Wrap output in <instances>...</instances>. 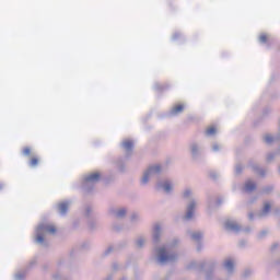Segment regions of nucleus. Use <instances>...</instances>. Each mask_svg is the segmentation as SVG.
Wrapping results in <instances>:
<instances>
[{
    "label": "nucleus",
    "instance_id": "obj_16",
    "mask_svg": "<svg viewBox=\"0 0 280 280\" xmlns=\"http://www.w3.org/2000/svg\"><path fill=\"white\" fill-rule=\"evenodd\" d=\"M269 212H270V203L267 202L262 208V214L266 215V213H269Z\"/></svg>",
    "mask_w": 280,
    "mask_h": 280
},
{
    "label": "nucleus",
    "instance_id": "obj_12",
    "mask_svg": "<svg viewBox=\"0 0 280 280\" xmlns=\"http://www.w3.org/2000/svg\"><path fill=\"white\" fill-rule=\"evenodd\" d=\"M218 130L215 129V127H208L206 130V133L208 135V137H211V135H215Z\"/></svg>",
    "mask_w": 280,
    "mask_h": 280
},
{
    "label": "nucleus",
    "instance_id": "obj_9",
    "mask_svg": "<svg viewBox=\"0 0 280 280\" xmlns=\"http://www.w3.org/2000/svg\"><path fill=\"white\" fill-rule=\"evenodd\" d=\"M183 110H185V106L184 105H175L172 109L173 115H178V113H183Z\"/></svg>",
    "mask_w": 280,
    "mask_h": 280
},
{
    "label": "nucleus",
    "instance_id": "obj_21",
    "mask_svg": "<svg viewBox=\"0 0 280 280\" xmlns=\"http://www.w3.org/2000/svg\"><path fill=\"white\" fill-rule=\"evenodd\" d=\"M124 215H126V210L121 209L117 212V218H124Z\"/></svg>",
    "mask_w": 280,
    "mask_h": 280
},
{
    "label": "nucleus",
    "instance_id": "obj_15",
    "mask_svg": "<svg viewBox=\"0 0 280 280\" xmlns=\"http://www.w3.org/2000/svg\"><path fill=\"white\" fill-rule=\"evenodd\" d=\"M224 266H225L226 270H233V266H234L233 260H231V259L226 260Z\"/></svg>",
    "mask_w": 280,
    "mask_h": 280
},
{
    "label": "nucleus",
    "instance_id": "obj_3",
    "mask_svg": "<svg viewBox=\"0 0 280 280\" xmlns=\"http://www.w3.org/2000/svg\"><path fill=\"white\" fill-rule=\"evenodd\" d=\"M43 231L45 233H50L51 235H54V233H56V226H54V225H39L37 228V232L43 233Z\"/></svg>",
    "mask_w": 280,
    "mask_h": 280
},
{
    "label": "nucleus",
    "instance_id": "obj_18",
    "mask_svg": "<svg viewBox=\"0 0 280 280\" xmlns=\"http://www.w3.org/2000/svg\"><path fill=\"white\" fill-rule=\"evenodd\" d=\"M161 232V228L159 226V225H155L154 226V233H155V236H154V238L155 240H159V233Z\"/></svg>",
    "mask_w": 280,
    "mask_h": 280
},
{
    "label": "nucleus",
    "instance_id": "obj_13",
    "mask_svg": "<svg viewBox=\"0 0 280 280\" xmlns=\"http://www.w3.org/2000/svg\"><path fill=\"white\" fill-rule=\"evenodd\" d=\"M22 152H23L24 156H30V155H32V148L24 147Z\"/></svg>",
    "mask_w": 280,
    "mask_h": 280
},
{
    "label": "nucleus",
    "instance_id": "obj_23",
    "mask_svg": "<svg viewBox=\"0 0 280 280\" xmlns=\"http://www.w3.org/2000/svg\"><path fill=\"white\" fill-rule=\"evenodd\" d=\"M137 244L138 246H143V240H138Z\"/></svg>",
    "mask_w": 280,
    "mask_h": 280
},
{
    "label": "nucleus",
    "instance_id": "obj_5",
    "mask_svg": "<svg viewBox=\"0 0 280 280\" xmlns=\"http://www.w3.org/2000/svg\"><path fill=\"white\" fill-rule=\"evenodd\" d=\"M100 178H101L100 173H92L85 178V180L86 183H97Z\"/></svg>",
    "mask_w": 280,
    "mask_h": 280
},
{
    "label": "nucleus",
    "instance_id": "obj_6",
    "mask_svg": "<svg viewBox=\"0 0 280 280\" xmlns=\"http://www.w3.org/2000/svg\"><path fill=\"white\" fill-rule=\"evenodd\" d=\"M225 226L229 231H237L240 229V225L234 221H226Z\"/></svg>",
    "mask_w": 280,
    "mask_h": 280
},
{
    "label": "nucleus",
    "instance_id": "obj_19",
    "mask_svg": "<svg viewBox=\"0 0 280 280\" xmlns=\"http://www.w3.org/2000/svg\"><path fill=\"white\" fill-rule=\"evenodd\" d=\"M259 40H260V43H267L268 42V35H266V34L260 35Z\"/></svg>",
    "mask_w": 280,
    "mask_h": 280
},
{
    "label": "nucleus",
    "instance_id": "obj_10",
    "mask_svg": "<svg viewBox=\"0 0 280 280\" xmlns=\"http://www.w3.org/2000/svg\"><path fill=\"white\" fill-rule=\"evenodd\" d=\"M38 163H40V158L38 156H32L30 160L31 167H37Z\"/></svg>",
    "mask_w": 280,
    "mask_h": 280
},
{
    "label": "nucleus",
    "instance_id": "obj_4",
    "mask_svg": "<svg viewBox=\"0 0 280 280\" xmlns=\"http://www.w3.org/2000/svg\"><path fill=\"white\" fill-rule=\"evenodd\" d=\"M196 209V203L191 202L188 206L187 213H186V220H191L194 218V210Z\"/></svg>",
    "mask_w": 280,
    "mask_h": 280
},
{
    "label": "nucleus",
    "instance_id": "obj_14",
    "mask_svg": "<svg viewBox=\"0 0 280 280\" xmlns=\"http://www.w3.org/2000/svg\"><path fill=\"white\" fill-rule=\"evenodd\" d=\"M164 191H172V184H170V182H165L163 185H162Z\"/></svg>",
    "mask_w": 280,
    "mask_h": 280
},
{
    "label": "nucleus",
    "instance_id": "obj_2",
    "mask_svg": "<svg viewBox=\"0 0 280 280\" xmlns=\"http://www.w3.org/2000/svg\"><path fill=\"white\" fill-rule=\"evenodd\" d=\"M159 172H161V166H159V165L149 167V170L144 173L142 183H144V184L148 183V180L150 179V175L159 174Z\"/></svg>",
    "mask_w": 280,
    "mask_h": 280
},
{
    "label": "nucleus",
    "instance_id": "obj_8",
    "mask_svg": "<svg viewBox=\"0 0 280 280\" xmlns=\"http://www.w3.org/2000/svg\"><path fill=\"white\" fill-rule=\"evenodd\" d=\"M245 189L247 191H255V189H257V185L254 182L248 180L245 184Z\"/></svg>",
    "mask_w": 280,
    "mask_h": 280
},
{
    "label": "nucleus",
    "instance_id": "obj_20",
    "mask_svg": "<svg viewBox=\"0 0 280 280\" xmlns=\"http://www.w3.org/2000/svg\"><path fill=\"white\" fill-rule=\"evenodd\" d=\"M265 141H266V143H272V141H273L272 136H270V135L265 136Z\"/></svg>",
    "mask_w": 280,
    "mask_h": 280
},
{
    "label": "nucleus",
    "instance_id": "obj_17",
    "mask_svg": "<svg viewBox=\"0 0 280 280\" xmlns=\"http://www.w3.org/2000/svg\"><path fill=\"white\" fill-rule=\"evenodd\" d=\"M43 242H45V237L43 236V234H37L36 243L37 244H43Z\"/></svg>",
    "mask_w": 280,
    "mask_h": 280
},
{
    "label": "nucleus",
    "instance_id": "obj_7",
    "mask_svg": "<svg viewBox=\"0 0 280 280\" xmlns=\"http://www.w3.org/2000/svg\"><path fill=\"white\" fill-rule=\"evenodd\" d=\"M59 212L61 213V215H65V213H67V211H69V203L67 202H61L59 203Z\"/></svg>",
    "mask_w": 280,
    "mask_h": 280
},
{
    "label": "nucleus",
    "instance_id": "obj_1",
    "mask_svg": "<svg viewBox=\"0 0 280 280\" xmlns=\"http://www.w3.org/2000/svg\"><path fill=\"white\" fill-rule=\"evenodd\" d=\"M175 259H176V256L167 255V250H165V247H162L159 249L160 264H167V261H174Z\"/></svg>",
    "mask_w": 280,
    "mask_h": 280
},
{
    "label": "nucleus",
    "instance_id": "obj_11",
    "mask_svg": "<svg viewBox=\"0 0 280 280\" xmlns=\"http://www.w3.org/2000/svg\"><path fill=\"white\" fill-rule=\"evenodd\" d=\"M133 143H132V141H130V140H125L124 142H122V147L125 148V150H132V148H133Z\"/></svg>",
    "mask_w": 280,
    "mask_h": 280
},
{
    "label": "nucleus",
    "instance_id": "obj_24",
    "mask_svg": "<svg viewBox=\"0 0 280 280\" xmlns=\"http://www.w3.org/2000/svg\"><path fill=\"white\" fill-rule=\"evenodd\" d=\"M191 192L189 191V190H186L185 192H184V196H185V198H187V196H189Z\"/></svg>",
    "mask_w": 280,
    "mask_h": 280
},
{
    "label": "nucleus",
    "instance_id": "obj_25",
    "mask_svg": "<svg viewBox=\"0 0 280 280\" xmlns=\"http://www.w3.org/2000/svg\"><path fill=\"white\" fill-rule=\"evenodd\" d=\"M0 189H3V184H0Z\"/></svg>",
    "mask_w": 280,
    "mask_h": 280
},
{
    "label": "nucleus",
    "instance_id": "obj_22",
    "mask_svg": "<svg viewBox=\"0 0 280 280\" xmlns=\"http://www.w3.org/2000/svg\"><path fill=\"white\" fill-rule=\"evenodd\" d=\"M202 237V234L200 232L192 234V240H200Z\"/></svg>",
    "mask_w": 280,
    "mask_h": 280
}]
</instances>
